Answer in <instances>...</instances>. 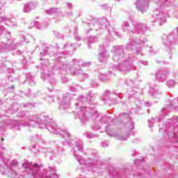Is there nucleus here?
Returning <instances> with one entry per match:
<instances>
[{
  "mask_svg": "<svg viewBox=\"0 0 178 178\" xmlns=\"http://www.w3.org/2000/svg\"><path fill=\"white\" fill-rule=\"evenodd\" d=\"M33 26H35V27H37V29H38L39 30H42V29H45V27L48 26V24H41L38 22H33Z\"/></svg>",
  "mask_w": 178,
  "mask_h": 178,
  "instance_id": "c756f323",
  "label": "nucleus"
},
{
  "mask_svg": "<svg viewBox=\"0 0 178 178\" xmlns=\"http://www.w3.org/2000/svg\"><path fill=\"white\" fill-rule=\"evenodd\" d=\"M12 79V76L8 77V80H10Z\"/></svg>",
  "mask_w": 178,
  "mask_h": 178,
  "instance_id": "338daca9",
  "label": "nucleus"
},
{
  "mask_svg": "<svg viewBox=\"0 0 178 178\" xmlns=\"http://www.w3.org/2000/svg\"><path fill=\"white\" fill-rule=\"evenodd\" d=\"M127 86H129L130 87H134V81L131 79L127 80Z\"/></svg>",
  "mask_w": 178,
  "mask_h": 178,
  "instance_id": "ea45409f",
  "label": "nucleus"
},
{
  "mask_svg": "<svg viewBox=\"0 0 178 178\" xmlns=\"http://www.w3.org/2000/svg\"><path fill=\"white\" fill-rule=\"evenodd\" d=\"M6 22V24L9 27H15L17 26L16 22H13L12 19L9 18H6V17L0 16V24L1 23Z\"/></svg>",
  "mask_w": 178,
  "mask_h": 178,
  "instance_id": "b1692460",
  "label": "nucleus"
},
{
  "mask_svg": "<svg viewBox=\"0 0 178 178\" xmlns=\"http://www.w3.org/2000/svg\"><path fill=\"white\" fill-rule=\"evenodd\" d=\"M33 104H26L24 105V108H29V109H31V108H33Z\"/></svg>",
  "mask_w": 178,
  "mask_h": 178,
  "instance_id": "49530a36",
  "label": "nucleus"
},
{
  "mask_svg": "<svg viewBox=\"0 0 178 178\" xmlns=\"http://www.w3.org/2000/svg\"><path fill=\"white\" fill-rule=\"evenodd\" d=\"M138 161H140V160H136V161H134V164L136 165L137 163L138 162Z\"/></svg>",
  "mask_w": 178,
  "mask_h": 178,
  "instance_id": "e2e57ef3",
  "label": "nucleus"
},
{
  "mask_svg": "<svg viewBox=\"0 0 178 178\" xmlns=\"http://www.w3.org/2000/svg\"><path fill=\"white\" fill-rule=\"evenodd\" d=\"M40 55H42V52L40 53Z\"/></svg>",
  "mask_w": 178,
  "mask_h": 178,
  "instance_id": "774afa93",
  "label": "nucleus"
},
{
  "mask_svg": "<svg viewBox=\"0 0 178 178\" xmlns=\"http://www.w3.org/2000/svg\"><path fill=\"white\" fill-rule=\"evenodd\" d=\"M10 88L13 90V88H15V86H11Z\"/></svg>",
  "mask_w": 178,
  "mask_h": 178,
  "instance_id": "0e129e2a",
  "label": "nucleus"
},
{
  "mask_svg": "<svg viewBox=\"0 0 178 178\" xmlns=\"http://www.w3.org/2000/svg\"><path fill=\"white\" fill-rule=\"evenodd\" d=\"M73 34H74V37L76 41H80L81 40V38H80V37L77 36V29H74Z\"/></svg>",
  "mask_w": 178,
  "mask_h": 178,
  "instance_id": "e433bc0d",
  "label": "nucleus"
},
{
  "mask_svg": "<svg viewBox=\"0 0 178 178\" xmlns=\"http://www.w3.org/2000/svg\"><path fill=\"white\" fill-rule=\"evenodd\" d=\"M70 90L72 92H74V91H76V88L74 87H71Z\"/></svg>",
  "mask_w": 178,
  "mask_h": 178,
  "instance_id": "4d7b16f0",
  "label": "nucleus"
},
{
  "mask_svg": "<svg viewBox=\"0 0 178 178\" xmlns=\"http://www.w3.org/2000/svg\"><path fill=\"white\" fill-rule=\"evenodd\" d=\"M3 33H6V29L3 26H0V35L3 34Z\"/></svg>",
  "mask_w": 178,
  "mask_h": 178,
  "instance_id": "a18cd8bd",
  "label": "nucleus"
},
{
  "mask_svg": "<svg viewBox=\"0 0 178 178\" xmlns=\"http://www.w3.org/2000/svg\"><path fill=\"white\" fill-rule=\"evenodd\" d=\"M149 49L150 54L155 55V51H154V49H152V47H149Z\"/></svg>",
  "mask_w": 178,
  "mask_h": 178,
  "instance_id": "09e8293b",
  "label": "nucleus"
},
{
  "mask_svg": "<svg viewBox=\"0 0 178 178\" xmlns=\"http://www.w3.org/2000/svg\"><path fill=\"white\" fill-rule=\"evenodd\" d=\"M102 145L103 147H108V143H107L106 142H103V143H102Z\"/></svg>",
  "mask_w": 178,
  "mask_h": 178,
  "instance_id": "5fc2aeb1",
  "label": "nucleus"
},
{
  "mask_svg": "<svg viewBox=\"0 0 178 178\" xmlns=\"http://www.w3.org/2000/svg\"><path fill=\"white\" fill-rule=\"evenodd\" d=\"M120 116H121V117H122V116H127V118H129V114H127V113H124L121 114Z\"/></svg>",
  "mask_w": 178,
  "mask_h": 178,
  "instance_id": "6e6d98bb",
  "label": "nucleus"
},
{
  "mask_svg": "<svg viewBox=\"0 0 178 178\" xmlns=\"http://www.w3.org/2000/svg\"><path fill=\"white\" fill-rule=\"evenodd\" d=\"M88 42L94 44L98 41V37L90 35L88 40Z\"/></svg>",
  "mask_w": 178,
  "mask_h": 178,
  "instance_id": "473e14b6",
  "label": "nucleus"
},
{
  "mask_svg": "<svg viewBox=\"0 0 178 178\" xmlns=\"http://www.w3.org/2000/svg\"><path fill=\"white\" fill-rule=\"evenodd\" d=\"M108 45L101 44L99 49V62L101 63H105L108 60V54H106V49Z\"/></svg>",
  "mask_w": 178,
  "mask_h": 178,
  "instance_id": "dca6fc26",
  "label": "nucleus"
},
{
  "mask_svg": "<svg viewBox=\"0 0 178 178\" xmlns=\"http://www.w3.org/2000/svg\"><path fill=\"white\" fill-rule=\"evenodd\" d=\"M103 9H109V6H108V4H105V5H103Z\"/></svg>",
  "mask_w": 178,
  "mask_h": 178,
  "instance_id": "864d4df0",
  "label": "nucleus"
},
{
  "mask_svg": "<svg viewBox=\"0 0 178 178\" xmlns=\"http://www.w3.org/2000/svg\"><path fill=\"white\" fill-rule=\"evenodd\" d=\"M92 129H93V130H99L100 127H99V125L95 124V125H94V127H92Z\"/></svg>",
  "mask_w": 178,
  "mask_h": 178,
  "instance_id": "de8ad7c7",
  "label": "nucleus"
},
{
  "mask_svg": "<svg viewBox=\"0 0 178 178\" xmlns=\"http://www.w3.org/2000/svg\"><path fill=\"white\" fill-rule=\"evenodd\" d=\"M10 123V127L12 128V127H16L17 126H20V122H17V121H13V120H10L9 122Z\"/></svg>",
  "mask_w": 178,
  "mask_h": 178,
  "instance_id": "72a5a7b5",
  "label": "nucleus"
},
{
  "mask_svg": "<svg viewBox=\"0 0 178 178\" xmlns=\"http://www.w3.org/2000/svg\"><path fill=\"white\" fill-rule=\"evenodd\" d=\"M137 10L142 13H145L149 6V0H136L135 3Z\"/></svg>",
  "mask_w": 178,
  "mask_h": 178,
  "instance_id": "2eb2a0df",
  "label": "nucleus"
},
{
  "mask_svg": "<svg viewBox=\"0 0 178 178\" xmlns=\"http://www.w3.org/2000/svg\"><path fill=\"white\" fill-rule=\"evenodd\" d=\"M35 8H37V3L29 2L25 4L23 10L25 13H30L33 9H35Z\"/></svg>",
  "mask_w": 178,
  "mask_h": 178,
  "instance_id": "5701e85b",
  "label": "nucleus"
},
{
  "mask_svg": "<svg viewBox=\"0 0 178 178\" xmlns=\"http://www.w3.org/2000/svg\"><path fill=\"white\" fill-rule=\"evenodd\" d=\"M22 41H26V36H22Z\"/></svg>",
  "mask_w": 178,
  "mask_h": 178,
  "instance_id": "052dcab7",
  "label": "nucleus"
},
{
  "mask_svg": "<svg viewBox=\"0 0 178 178\" xmlns=\"http://www.w3.org/2000/svg\"><path fill=\"white\" fill-rule=\"evenodd\" d=\"M72 63L74 67L70 66L69 67V70L71 74H74L75 76H79V74H83V76H85V79H88V74H84L81 69L77 67L79 66V65H82L83 67H88L91 66V62L81 63V60L74 59L72 60Z\"/></svg>",
  "mask_w": 178,
  "mask_h": 178,
  "instance_id": "9d476101",
  "label": "nucleus"
},
{
  "mask_svg": "<svg viewBox=\"0 0 178 178\" xmlns=\"http://www.w3.org/2000/svg\"><path fill=\"white\" fill-rule=\"evenodd\" d=\"M40 60H42L40 65L43 70L41 74L42 79H46L49 80V81L51 84H55V83H56V81L55 80V78L52 77V73L54 70L56 69V67H54L51 70V72H50L48 70V66H49V61L48 60H44V58H40Z\"/></svg>",
  "mask_w": 178,
  "mask_h": 178,
  "instance_id": "1a4fd4ad",
  "label": "nucleus"
},
{
  "mask_svg": "<svg viewBox=\"0 0 178 178\" xmlns=\"http://www.w3.org/2000/svg\"><path fill=\"white\" fill-rule=\"evenodd\" d=\"M54 35H56V37H57V38H60V37H62V35H60V33H59L58 32H54Z\"/></svg>",
  "mask_w": 178,
  "mask_h": 178,
  "instance_id": "8fccbe9b",
  "label": "nucleus"
},
{
  "mask_svg": "<svg viewBox=\"0 0 178 178\" xmlns=\"http://www.w3.org/2000/svg\"><path fill=\"white\" fill-rule=\"evenodd\" d=\"M156 6V10H155L154 13L150 17V22H152V23H156V22H158L159 24L162 26L163 23L166 22V17H168V13L160 10L165 7H161L157 5Z\"/></svg>",
  "mask_w": 178,
  "mask_h": 178,
  "instance_id": "6e6552de",
  "label": "nucleus"
},
{
  "mask_svg": "<svg viewBox=\"0 0 178 178\" xmlns=\"http://www.w3.org/2000/svg\"><path fill=\"white\" fill-rule=\"evenodd\" d=\"M37 119L38 120H33V122H37V123L39 124H42V128L45 127L47 130H49V131H50V133H53V134H56V136H59L60 134L63 136L61 143L58 144L57 147L58 151L62 152V147L70 144L74 150V156L76 158L79 165H84L86 166V168H88L89 170L97 168V165L99 162L98 159L89 158L86 161L83 156L77 154L78 151L79 152H83V151H84V148L83 147V141L77 139H74L72 140V139H70V134H69V131H67V130L65 131L63 129H60V128L58 127V125L54 122L46 124L45 122L48 121V115H47L42 114L40 118L38 117Z\"/></svg>",
  "mask_w": 178,
  "mask_h": 178,
  "instance_id": "f257e3e1",
  "label": "nucleus"
},
{
  "mask_svg": "<svg viewBox=\"0 0 178 178\" xmlns=\"http://www.w3.org/2000/svg\"><path fill=\"white\" fill-rule=\"evenodd\" d=\"M94 97H95V95L91 92H89L86 97L80 95L78 98L79 103H76L75 105L76 106H79L80 102H82L83 105H86V102H87V101H94Z\"/></svg>",
  "mask_w": 178,
  "mask_h": 178,
  "instance_id": "6ab92c4d",
  "label": "nucleus"
},
{
  "mask_svg": "<svg viewBox=\"0 0 178 178\" xmlns=\"http://www.w3.org/2000/svg\"><path fill=\"white\" fill-rule=\"evenodd\" d=\"M97 119L96 122H99V123L101 124L102 123H106L108 121L106 120L107 118L106 115H100L98 113H96Z\"/></svg>",
  "mask_w": 178,
  "mask_h": 178,
  "instance_id": "cd10ccee",
  "label": "nucleus"
},
{
  "mask_svg": "<svg viewBox=\"0 0 178 178\" xmlns=\"http://www.w3.org/2000/svg\"><path fill=\"white\" fill-rule=\"evenodd\" d=\"M109 127H105V131L107 133V134L108 136H110L111 137H112V136H113V134L112 133V131L109 130Z\"/></svg>",
  "mask_w": 178,
  "mask_h": 178,
  "instance_id": "37998d69",
  "label": "nucleus"
},
{
  "mask_svg": "<svg viewBox=\"0 0 178 178\" xmlns=\"http://www.w3.org/2000/svg\"><path fill=\"white\" fill-rule=\"evenodd\" d=\"M143 65H144L145 66H147L148 65V61L143 62Z\"/></svg>",
  "mask_w": 178,
  "mask_h": 178,
  "instance_id": "bf43d9fd",
  "label": "nucleus"
},
{
  "mask_svg": "<svg viewBox=\"0 0 178 178\" xmlns=\"http://www.w3.org/2000/svg\"><path fill=\"white\" fill-rule=\"evenodd\" d=\"M169 74V71L166 70H159L156 74V79L161 81V83L163 81H166V77Z\"/></svg>",
  "mask_w": 178,
  "mask_h": 178,
  "instance_id": "aec40b11",
  "label": "nucleus"
},
{
  "mask_svg": "<svg viewBox=\"0 0 178 178\" xmlns=\"http://www.w3.org/2000/svg\"><path fill=\"white\" fill-rule=\"evenodd\" d=\"M108 95H111V91H109V90H106V91L103 93L104 99H106V98H108Z\"/></svg>",
  "mask_w": 178,
  "mask_h": 178,
  "instance_id": "a19ab883",
  "label": "nucleus"
},
{
  "mask_svg": "<svg viewBox=\"0 0 178 178\" xmlns=\"http://www.w3.org/2000/svg\"><path fill=\"white\" fill-rule=\"evenodd\" d=\"M100 80H103L104 81H106V80H109V77H106V74H103L99 76Z\"/></svg>",
  "mask_w": 178,
  "mask_h": 178,
  "instance_id": "c03bdc74",
  "label": "nucleus"
},
{
  "mask_svg": "<svg viewBox=\"0 0 178 178\" xmlns=\"http://www.w3.org/2000/svg\"><path fill=\"white\" fill-rule=\"evenodd\" d=\"M134 28L129 32L130 37L134 35H144L147 31V24L141 22H136L133 24Z\"/></svg>",
  "mask_w": 178,
  "mask_h": 178,
  "instance_id": "f8f14e48",
  "label": "nucleus"
},
{
  "mask_svg": "<svg viewBox=\"0 0 178 178\" xmlns=\"http://www.w3.org/2000/svg\"><path fill=\"white\" fill-rule=\"evenodd\" d=\"M166 86L170 88L174 86H176V82L173 79L169 80L166 82Z\"/></svg>",
  "mask_w": 178,
  "mask_h": 178,
  "instance_id": "c9c22d12",
  "label": "nucleus"
},
{
  "mask_svg": "<svg viewBox=\"0 0 178 178\" xmlns=\"http://www.w3.org/2000/svg\"><path fill=\"white\" fill-rule=\"evenodd\" d=\"M149 94L150 95H156V94H159V92H158V86L152 84L150 85V88H149Z\"/></svg>",
  "mask_w": 178,
  "mask_h": 178,
  "instance_id": "c85d7f7f",
  "label": "nucleus"
},
{
  "mask_svg": "<svg viewBox=\"0 0 178 178\" xmlns=\"http://www.w3.org/2000/svg\"><path fill=\"white\" fill-rule=\"evenodd\" d=\"M5 127H0V136L5 133ZM5 152H6V149L3 147V146H0V173H1V175H6V176L15 177V175L9 172V170H12V168L8 166L9 159H6L5 156H3Z\"/></svg>",
  "mask_w": 178,
  "mask_h": 178,
  "instance_id": "7ed1b4c3",
  "label": "nucleus"
},
{
  "mask_svg": "<svg viewBox=\"0 0 178 178\" xmlns=\"http://www.w3.org/2000/svg\"><path fill=\"white\" fill-rule=\"evenodd\" d=\"M134 91H131V93H130L129 95V98L130 99V98H133L134 97V95H136V92H137V88H134L133 89Z\"/></svg>",
  "mask_w": 178,
  "mask_h": 178,
  "instance_id": "4c0bfd02",
  "label": "nucleus"
},
{
  "mask_svg": "<svg viewBox=\"0 0 178 178\" xmlns=\"http://www.w3.org/2000/svg\"><path fill=\"white\" fill-rule=\"evenodd\" d=\"M66 6H67V8H69V9H72V8L73 7V5L70 3H67Z\"/></svg>",
  "mask_w": 178,
  "mask_h": 178,
  "instance_id": "3c124183",
  "label": "nucleus"
},
{
  "mask_svg": "<svg viewBox=\"0 0 178 178\" xmlns=\"http://www.w3.org/2000/svg\"><path fill=\"white\" fill-rule=\"evenodd\" d=\"M123 129L125 130L127 134L124 136H116L115 138L117 140H120V141H126V140L129 138L130 133H131V131H133V130L134 129V124H133V122H131V120H129L128 122L125 123Z\"/></svg>",
  "mask_w": 178,
  "mask_h": 178,
  "instance_id": "ddd939ff",
  "label": "nucleus"
},
{
  "mask_svg": "<svg viewBox=\"0 0 178 178\" xmlns=\"http://www.w3.org/2000/svg\"><path fill=\"white\" fill-rule=\"evenodd\" d=\"M6 36L10 37V32L6 34ZM17 48V44H15L13 38H4L2 39L1 44H0V54L1 52H9Z\"/></svg>",
  "mask_w": 178,
  "mask_h": 178,
  "instance_id": "0eeeda50",
  "label": "nucleus"
},
{
  "mask_svg": "<svg viewBox=\"0 0 178 178\" xmlns=\"http://www.w3.org/2000/svg\"><path fill=\"white\" fill-rule=\"evenodd\" d=\"M145 106H151V102H146Z\"/></svg>",
  "mask_w": 178,
  "mask_h": 178,
  "instance_id": "13d9d810",
  "label": "nucleus"
},
{
  "mask_svg": "<svg viewBox=\"0 0 178 178\" xmlns=\"http://www.w3.org/2000/svg\"><path fill=\"white\" fill-rule=\"evenodd\" d=\"M75 113V118L80 119L82 124H86V122H87L86 115L87 113H88V112H86V106L76 107Z\"/></svg>",
  "mask_w": 178,
  "mask_h": 178,
  "instance_id": "4468645a",
  "label": "nucleus"
},
{
  "mask_svg": "<svg viewBox=\"0 0 178 178\" xmlns=\"http://www.w3.org/2000/svg\"><path fill=\"white\" fill-rule=\"evenodd\" d=\"M170 123H178V117L175 116L172 120H168L165 123L166 127L170 126Z\"/></svg>",
  "mask_w": 178,
  "mask_h": 178,
  "instance_id": "7c9ffc66",
  "label": "nucleus"
},
{
  "mask_svg": "<svg viewBox=\"0 0 178 178\" xmlns=\"http://www.w3.org/2000/svg\"><path fill=\"white\" fill-rule=\"evenodd\" d=\"M170 3H172V0H156V5L157 6H160V8H167L168 6H170Z\"/></svg>",
  "mask_w": 178,
  "mask_h": 178,
  "instance_id": "393cba45",
  "label": "nucleus"
},
{
  "mask_svg": "<svg viewBox=\"0 0 178 178\" xmlns=\"http://www.w3.org/2000/svg\"><path fill=\"white\" fill-rule=\"evenodd\" d=\"M63 49L65 51V54H67V55H70V54H72V52H73V51H74V44H66L63 47Z\"/></svg>",
  "mask_w": 178,
  "mask_h": 178,
  "instance_id": "a878e982",
  "label": "nucleus"
},
{
  "mask_svg": "<svg viewBox=\"0 0 178 178\" xmlns=\"http://www.w3.org/2000/svg\"><path fill=\"white\" fill-rule=\"evenodd\" d=\"M2 105V100H0V106Z\"/></svg>",
  "mask_w": 178,
  "mask_h": 178,
  "instance_id": "69168bd1",
  "label": "nucleus"
},
{
  "mask_svg": "<svg viewBox=\"0 0 178 178\" xmlns=\"http://www.w3.org/2000/svg\"><path fill=\"white\" fill-rule=\"evenodd\" d=\"M54 51H55V48L52 46H49V47H47V49L44 50V55H49L51 56H54V59L56 60H59L60 59L65 58L66 57L65 55H66L65 53H58V54H54Z\"/></svg>",
  "mask_w": 178,
  "mask_h": 178,
  "instance_id": "f3484780",
  "label": "nucleus"
},
{
  "mask_svg": "<svg viewBox=\"0 0 178 178\" xmlns=\"http://www.w3.org/2000/svg\"><path fill=\"white\" fill-rule=\"evenodd\" d=\"M147 40L134 39L131 38L129 42L127 44L125 48L128 51H133V52H137L140 54L143 51V47H147Z\"/></svg>",
  "mask_w": 178,
  "mask_h": 178,
  "instance_id": "423d86ee",
  "label": "nucleus"
},
{
  "mask_svg": "<svg viewBox=\"0 0 178 178\" xmlns=\"http://www.w3.org/2000/svg\"><path fill=\"white\" fill-rule=\"evenodd\" d=\"M91 86H92V87H97V86H98V83L92 81Z\"/></svg>",
  "mask_w": 178,
  "mask_h": 178,
  "instance_id": "603ef678",
  "label": "nucleus"
},
{
  "mask_svg": "<svg viewBox=\"0 0 178 178\" xmlns=\"http://www.w3.org/2000/svg\"><path fill=\"white\" fill-rule=\"evenodd\" d=\"M86 135L88 138H94L95 137H97V135L91 134L90 132H86Z\"/></svg>",
  "mask_w": 178,
  "mask_h": 178,
  "instance_id": "58836bf2",
  "label": "nucleus"
},
{
  "mask_svg": "<svg viewBox=\"0 0 178 178\" xmlns=\"http://www.w3.org/2000/svg\"><path fill=\"white\" fill-rule=\"evenodd\" d=\"M22 168H24L26 172H29L33 178L42 177V175L40 173V168L37 163L32 165L31 163L25 162L22 164Z\"/></svg>",
  "mask_w": 178,
  "mask_h": 178,
  "instance_id": "9b49d317",
  "label": "nucleus"
},
{
  "mask_svg": "<svg viewBox=\"0 0 178 178\" xmlns=\"http://www.w3.org/2000/svg\"><path fill=\"white\" fill-rule=\"evenodd\" d=\"M88 26L90 27H94V30L98 31L101 29H107L108 30V33L112 34V33H114L117 37H120V33L116 31V29L111 25H109V22L106 19H94L92 21H90L88 23Z\"/></svg>",
  "mask_w": 178,
  "mask_h": 178,
  "instance_id": "20e7f679",
  "label": "nucleus"
},
{
  "mask_svg": "<svg viewBox=\"0 0 178 178\" xmlns=\"http://www.w3.org/2000/svg\"><path fill=\"white\" fill-rule=\"evenodd\" d=\"M3 3L2 2H0V9L1 8H3Z\"/></svg>",
  "mask_w": 178,
  "mask_h": 178,
  "instance_id": "680f3d73",
  "label": "nucleus"
},
{
  "mask_svg": "<svg viewBox=\"0 0 178 178\" xmlns=\"http://www.w3.org/2000/svg\"><path fill=\"white\" fill-rule=\"evenodd\" d=\"M131 30L133 29H131V28L130 27V24L128 22L124 21L122 23V31H124V33H127V34H129V35H130Z\"/></svg>",
  "mask_w": 178,
  "mask_h": 178,
  "instance_id": "bb28decb",
  "label": "nucleus"
},
{
  "mask_svg": "<svg viewBox=\"0 0 178 178\" xmlns=\"http://www.w3.org/2000/svg\"><path fill=\"white\" fill-rule=\"evenodd\" d=\"M26 77L29 81L30 86H34V77L31 76V74H27Z\"/></svg>",
  "mask_w": 178,
  "mask_h": 178,
  "instance_id": "2f4dec72",
  "label": "nucleus"
},
{
  "mask_svg": "<svg viewBox=\"0 0 178 178\" xmlns=\"http://www.w3.org/2000/svg\"><path fill=\"white\" fill-rule=\"evenodd\" d=\"M56 12H58V8H50L46 10V13H47V15H54V13H56Z\"/></svg>",
  "mask_w": 178,
  "mask_h": 178,
  "instance_id": "f704fd0d",
  "label": "nucleus"
},
{
  "mask_svg": "<svg viewBox=\"0 0 178 178\" xmlns=\"http://www.w3.org/2000/svg\"><path fill=\"white\" fill-rule=\"evenodd\" d=\"M8 168H10L9 172L10 173H12V175H13L14 177H10L9 175H7L8 177H11V178H20V177H19L17 172H16V170H17V169H19V166H18V163L17 161L15 160H13L11 161L10 165H9V163L8 164Z\"/></svg>",
  "mask_w": 178,
  "mask_h": 178,
  "instance_id": "a211bd4d",
  "label": "nucleus"
},
{
  "mask_svg": "<svg viewBox=\"0 0 178 178\" xmlns=\"http://www.w3.org/2000/svg\"><path fill=\"white\" fill-rule=\"evenodd\" d=\"M158 121V118H152L151 120H149V127H152V124L154 122Z\"/></svg>",
  "mask_w": 178,
  "mask_h": 178,
  "instance_id": "79ce46f5",
  "label": "nucleus"
},
{
  "mask_svg": "<svg viewBox=\"0 0 178 178\" xmlns=\"http://www.w3.org/2000/svg\"><path fill=\"white\" fill-rule=\"evenodd\" d=\"M113 59L115 62L113 66V70L129 73L133 69V57L124 53V46L114 47Z\"/></svg>",
  "mask_w": 178,
  "mask_h": 178,
  "instance_id": "f03ea898",
  "label": "nucleus"
},
{
  "mask_svg": "<svg viewBox=\"0 0 178 178\" xmlns=\"http://www.w3.org/2000/svg\"><path fill=\"white\" fill-rule=\"evenodd\" d=\"M168 129L166 131V134L169 137H173L175 136V137L178 136V126H175V128H172L170 125L167 127Z\"/></svg>",
  "mask_w": 178,
  "mask_h": 178,
  "instance_id": "4be33fe9",
  "label": "nucleus"
},
{
  "mask_svg": "<svg viewBox=\"0 0 178 178\" xmlns=\"http://www.w3.org/2000/svg\"><path fill=\"white\" fill-rule=\"evenodd\" d=\"M70 95L64 97L60 104V109H67L70 106Z\"/></svg>",
  "mask_w": 178,
  "mask_h": 178,
  "instance_id": "412c9836",
  "label": "nucleus"
},
{
  "mask_svg": "<svg viewBox=\"0 0 178 178\" xmlns=\"http://www.w3.org/2000/svg\"><path fill=\"white\" fill-rule=\"evenodd\" d=\"M177 34L175 35L174 33H171L169 35H163V44L165 47V51L170 54L169 58L172 59V54L175 52V49L173 48V45L177 43L178 44V27L175 29Z\"/></svg>",
  "mask_w": 178,
  "mask_h": 178,
  "instance_id": "39448f33",
  "label": "nucleus"
}]
</instances>
